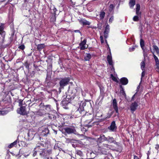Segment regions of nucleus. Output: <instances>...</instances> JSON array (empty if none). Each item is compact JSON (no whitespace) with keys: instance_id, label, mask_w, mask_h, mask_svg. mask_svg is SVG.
Instances as JSON below:
<instances>
[{"instance_id":"obj_1","label":"nucleus","mask_w":159,"mask_h":159,"mask_svg":"<svg viewBox=\"0 0 159 159\" xmlns=\"http://www.w3.org/2000/svg\"><path fill=\"white\" fill-rule=\"evenodd\" d=\"M77 91L78 88L77 87H74L73 86L69 87V89L68 90V95H67L66 99H73L76 96Z\"/></svg>"},{"instance_id":"obj_2","label":"nucleus","mask_w":159,"mask_h":159,"mask_svg":"<svg viewBox=\"0 0 159 159\" xmlns=\"http://www.w3.org/2000/svg\"><path fill=\"white\" fill-rule=\"evenodd\" d=\"M111 146L106 143H103L101 146H99L98 149V152L102 154H105L107 152V151L111 149Z\"/></svg>"},{"instance_id":"obj_3","label":"nucleus","mask_w":159,"mask_h":159,"mask_svg":"<svg viewBox=\"0 0 159 159\" xmlns=\"http://www.w3.org/2000/svg\"><path fill=\"white\" fill-rule=\"evenodd\" d=\"M70 80L69 78L65 77L61 80L59 82L60 87L59 91H61V89H63L64 87L68 84L70 81Z\"/></svg>"},{"instance_id":"obj_4","label":"nucleus","mask_w":159,"mask_h":159,"mask_svg":"<svg viewBox=\"0 0 159 159\" xmlns=\"http://www.w3.org/2000/svg\"><path fill=\"white\" fill-rule=\"evenodd\" d=\"M66 133L68 134H77L75 128L73 126H70L66 127L63 129Z\"/></svg>"},{"instance_id":"obj_5","label":"nucleus","mask_w":159,"mask_h":159,"mask_svg":"<svg viewBox=\"0 0 159 159\" xmlns=\"http://www.w3.org/2000/svg\"><path fill=\"white\" fill-rule=\"evenodd\" d=\"M17 111L18 114L22 115H26L28 114L25 107L23 106H21L20 108L18 109Z\"/></svg>"},{"instance_id":"obj_6","label":"nucleus","mask_w":159,"mask_h":159,"mask_svg":"<svg viewBox=\"0 0 159 159\" xmlns=\"http://www.w3.org/2000/svg\"><path fill=\"white\" fill-rule=\"evenodd\" d=\"M50 152L47 153L46 150L43 148H41L39 150L38 152L39 153V155L41 157H44L50 154L51 153V151H50Z\"/></svg>"},{"instance_id":"obj_7","label":"nucleus","mask_w":159,"mask_h":159,"mask_svg":"<svg viewBox=\"0 0 159 159\" xmlns=\"http://www.w3.org/2000/svg\"><path fill=\"white\" fill-rule=\"evenodd\" d=\"M5 33L3 31V24L0 23V39L3 41L4 38Z\"/></svg>"},{"instance_id":"obj_8","label":"nucleus","mask_w":159,"mask_h":159,"mask_svg":"<svg viewBox=\"0 0 159 159\" xmlns=\"http://www.w3.org/2000/svg\"><path fill=\"white\" fill-rule=\"evenodd\" d=\"M84 107L83 105H80L79 107L75 111V113L77 114L78 116H80L84 112Z\"/></svg>"},{"instance_id":"obj_9","label":"nucleus","mask_w":159,"mask_h":159,"mask_svg":"<svg viewBox=\"0 0 159 159\" xmlns=\"http://www.w3.org/2000/svg\"><path fill=\"white\" fill-rule=\"evenodd\" d=\"M86 39H84L83 41L80 43L79 45L80 50H84L87 48L88 45L86 44Z\"/></svg>"},{"instance_id":"obj_10","label":"nucleus","mask_w":159,"mask_h":159,"mask_svg":"<svg viewBox=\"0 0 159 159\" xmlns=\"http://www.w3.org/2000/svg\"><path fill=\"white\" fill-rule=\"evenodd\" d=\"M113 107L116 113L118 114V109L117 106V102L116 100V99L114 98L113 100L112 104Z\"/></svg>"},{"instance_id":"obj_11","label":"nucleus","mask_w":159,"mask_h":159,"mask_svg":"<svg viewBox=\"0 0 159 159\" xmlns=\"http://www.w3.org/2000/svg\"><path fill=\"white\" fill-rule=\"evenodd\" d=\"M108 129L112 132L115 131L117 129V127L116 125L115 121H112L110 126L108 127Z\"/></svg>"},{"instance_id":"obj_12","label":"nucleus","mask_w":159,"mask_h":159,"mask_svg":"<svg viewBox=\"0 0 159 159\" xmlns=\"http://www.w3.org/2000/svg\"><path fill=\"white\" fill-rule=\"evenodd\" d=\"M140 45L141 48L143 51V54L144 57H147V54L145 50L144 49V42L143 40L141 39L140 41Z\"/></svg>"},{"instance_id":"obj_13","label":"nucleus","mask_w":159,"mask_h":159,"mask_svg":"<svg viewBox=\"0 0 159 159\" xmlns=\"http://www.w3.org/2000/svg\"><path fill=\"white\" fill-rule=\"evenodd\" d=\"M106 141L108 142V143H113L115 144H116L117 142L115 141L114 139L112 137L108 136L106 137Z\"/></svg>"},{"instance_id":"obj_14","label":"nucleus","mask_w":159,"mask_h":159,"mask_svg":"<svg viewBox=\"0 0 159 159\" xmlns=\"http://www.w3.org/2000/svg\"><path fill=\"white\" fill-rule=\"evenodd\" d=\"M138 106V104L136 102L132 103L130 107V110L132 113L135 111Z\"/></svg>"},{"instance_id":"obj_15","label":"nucleus","mask_w":159,"mask_h":159,"mask_svg":"<svg viewBox=\"0 0 159 159\" xmlns=\"http://www.w3.org/2000/svg\"><path fill=\"white\" fill-rule=\"evenodd\" d=\"M109 25H107L105 28V31L104 32V36L105 39H107L108 37V34L110 30Z\"/></svg>"},{"instance_id":"obj_16","label":"nucleus","mask_w":159,"mask_h":159,"mask_svg":"<svg viewBox=\"0 0 159 159\" xmlns=\"http://www.w3.org/2000/svg\"><path fill=\"white\" fill-rule=\"evenodd\" d=\"M136 13L137 15V16H141V12L139 11L140 6V5L139 4H137L136 5Z\"/></svg>"},{"instance_id":"obj_17","label":"nucleus","mask_w":159,"mask_h":159,"mask_svg":"<svg viewBox=\"0 0 159 159\" xmlns=\"http://www.w3.org/2000/svg\"><path fill=\"white\" fill-rule=\"evenodd\" d=\"M106 137L104 135H101L100 137L98 139L97 142L99 143L106 141Z\"/></svg>"},{"instance_id":"obj_18","label":"nucleus","mask_w":159,"mask_h":159,"mask_svg":"<svg viewBox=\"0 0 159 159\" xmlns=\"http://www.w3.org/2000/svg\"><path fill=\"white\" fill-rule=\"evenodd\" d=\"M67 98V96L66 98L64 97L63 100L61 101V103L63 105L68 104L72 100L71 99H66Z\"/></svg>"},{"instance_id":"obj_19","label":"nucleus","mask_w":159,"mask_h":159,"mask_svg":"<svg viewBox=\"0 0 159 159\" xmlns=\"http://www.w3.org/2000/svg\"><path fill=\"white\" fill-rule=\"evenodd\" d=\"M120 82L122 84L125 85L128 84V80L127 78L123 77L120 79Z\"/></svg>"},{"instance_id":"obj_20","label":"nucleus","mask_w":159,"mask_h":159,"mask_svg":"<svg viewBox=\"0 0 159 159\" xmlns=\"http://www.w3.org/2000/svg\"><path fill=\"white\" fill-rule=\"evenodd\" d=\"M44 144L42 143H38L34 148V150H39L41 148H43L44 147Z\"/></svg>"},{"instance_id":"obj_21","label":"nucleus","mask_w":159,"mask_h":159,"mask_svg":"<svg viewBox=\"0 0 159 159\" xmlns=\"http://www.w3.org/2000/svg\"><path fill=\"white\" fill-rule=\"evenodd\" d=\"M79 21L80 24H83V25H89L90 24L89 21L83 19L79 20Z\"/></svg>"},{"instance_id":"obj_22","label":"nucleus","mask_w":159,"mask_h":159,"mask_svg":"<svg viewBox=\"0 0 159 159\" xmlns=\"http://www.w3.org/2000/svg\"><path fill=\"white\" fill-rule=\"evenodd\" d=\"M27 136L28 137L29 140H31L34 137V134L32 133V131H29L27 134Z\"/></svg>"},{"instance_id":"obj_23","label":"nucleus","mask_w":159,"mask_h":159,"mask_svg":"<svg viewBox=\"0 0 159 159\" xmlns=\"http://www.w3.org/2000/svg\"><path fill=\"white\" fill-rule=\"evenodd\" d=\"M49 131L48 128H45L42 131L41 135L42 136H46L49 134Z\"/></svg>"},{"instance_id":"obj_24","label":"nucleus","mask_w":159,"mask_h":159,"mask_svg":"<svg viewBox=\"0 0 159 159\" xmlns=\"http://www.w3.org/2000/svg\"><path fill=\"white\" fill-rule=\"evenodd\" d=\"M152 53L153 56L156 62V65L157 66V67L158 68H159V60L157 57L153 53Z\"/></svg>"},{"instance_id":"obj_25","label":"nucleus","mask_w":159,"mask_h":159,"mask_svg":"<svg viewBox=\"0 0 159 159\" xmlns=\"http://www.w3.org/2000/svg\"><path fill=\"white\" fill-rule=\"evenodd\" d=\"M107 59L109 65L112 66L113 62L111 56L108 55L107 57Z\"/></svg>"},{"instance_id":"obj_26","label":"nucleus","mask_w":159,"mask_h":159,"mask_svg":"<svg viewBox=\"0 0 159 159\" xmlns=\"http://www.w3.org/2000/svg\"><path fill=\"white\" fill-rule=\"evenodd\" d=\"M45 46L44 44H39L37 46V49L38 50L40 51L45 47Z\"/></svg>"},{"instance_id":"obj_27","label":"nucleus","mask_w":159,"mask_h":159,"mask_svg":"<svg viewBox=\"0 0 159 159\" xmlns=\"http://www.w3.org/2000/svg\"><path fill=\"white\" fill-rule=\"evenodd\" d=\"M91 57V55L89 53L86 54V56L84 57V59L85 61H88Z\"/></svg>"},{"instance_id":"obj_28","label":"nucleus","mask_w":159,"mask_h":159,"mask_svg":"<svg viewBox=\"0 0 159 159\" xmlns=\"http://www.w3.org/2000/svg\"><path fill=\"white\" fill-rule=\"evenodd\" d=\"M9 112V111L6 109H4L3 110H0V116H3L6 115Z\"/></svg>"},{"instance_id":"obj_29","label":"nucleus","mask_w":159,"mask_h":159,"mask_svg":"<svg viewBox=\"0 0 159 159\" xmlns=\"http://www.w3.org/2000/svg\"><path fill=\"white\" fill-rule=\"evenodd\" d=\"M153 48L154 50L156 51L157 56L159 57V49L158 47L156 45H153Z\"/></svg>"},{"instance_id":"obj_30","label":"nucleus","mask_w":159,"mask_h":159,"mask_svg":"<svg viewBox=\"0 0 159 159\" xmlns=\"http://www.w3.org/2000/svg\"><path fill=\"white\" fill-rule=\"evenodd\" d=\"M135 4V0H130L129 5L131 8H132Z\"/></svg>"},{"instance_id":"obj_31","label":"nucleus","mask_w":159,"mask_h":159,"mask_svg":"<svg viewBox=\"0 0 159 159\" xmlns=\"http://www.w3.org/2000/svg\"><path fill=\"white\" fill-rule=\"evenodd\" d=\"M18 139H16L12 143H11V148L13 147H16L17 146Z\"/></svg>"},{"instance_id":"obj_32","label":"nucleus","mask_w":159,"mask_h":159,"mask_svg":"<svg viewBox=\"0 0 159 159\" xmlns=\"http://www.w3.org/2000/svg\"><path fill=\"white\" fill-rule=\"evenodd\" d=\"M105 13L104 11H102L100 12V20H102L105 16Z\"/></svg>"},{"instance_id":"obj_33","label":"nucleus","mask_w":159,"mask_h":159,"mask_svg":"<svg viewBox=\"0 0 159 159\" xmlns=\"http://www.w3.org/2000/svg\"><path fill=\"white\" fill-rule=\"evenodd\" d=\"M120 88L121 89L120 90V93L123 95L125 96L126 94L124 91V89L121 85H120Z\"/></svg>"},{"instance_id":"obj_34","label":"nucleus","mask_w":159,"mask_h":159,"mask_svg":"<svg viewBox=\"0 0 159 159\" xmlns=\"http://www.w3.org/2000/svg\"><path fill=\"white\" fill-rule=\"evenodd\" d=\"M145 66V62L144 61H142L141 63V68L142 70H144Z\"/></svg>"},{"instance_id":"obj_35","label":"nucleus","mask_w":159,"mask_h":159,"mask_svg":"<svg viewBox=\"0 0 159 159\" xmlns=\"http://www.w3.org/2000/svg\"><path fill=\"white\" fill-rule=\"evenodd\" d=\"M140 16H136L134 17L133 18V20L134 21H137L139 20V18Z\"/></svg>"},{"instance_id":"obj_36","label":"nucleus","mask_w":159,"mask_h":159,"mask_svg":"<svg viewBox=\"0 0 159 159\" xmlns=\"http://www.w3.org/2000/svg\"><path fill=\"white\" fill-rule=\"evenodd\" d=\"M114 6L113 4L110 5L109 7V11L110 12H111L114 9Z\"/></svg>"},{"instance_id":"obj_37","label":"nucleus","mask_w":159,"mask_h":159,"mask_svg":"<svg viewBox=\"0 0 159 159\" xmlns=\"http://www.w3.org/2000/svg\"><path fill=\"white\" fill-rule=\"evenodd\" d=\"M77 154L80 157H83V154L82 152L80 151H77Z\"/></svg>"},{"instance_id":"obj_38","label":"nucleus","mask_w":159,"mask_h":159,"mask_svg":"<svg viewBox=\"0 0 159 159\" xmlns=\"http://www.w3.org/2000/svg\"><path fill=\"white\" fill-rule=\"evenodd\" d=\"M73 140L72 139H70L69 138H66V141L67 143H70L72 142Z\"/></svg>"},{"instance_id":"obj_39","label":"nucleus","mask_w":159,"mask_h":159,"mask_svg":"<svg viewBox=\"0 0 159 159\" xmlns=\"http://www.w3.org/2000/svg\"><path fill=\"white\" fill-rule=\"evenodd\" d=\"M114 16H112L109 19V23H111L114 20Z\"/></svg>"},{"instance_id":"obj_40","label":"nucleus","mask_w":159,"mask_h":159,"mask_svg":"<svg viewBox=\"0 0 159 159\" xmlns=\"http://www.w3.org/2000/svg\"><path fill=\"white\" fill-rule=\"evenodd\" d=\"M25 66V67L27 69H28L29 67V65L27 62H26L25 63L24 65Z\"/></svg>"},{"instance_id":"obj_41","label":"nucleus","mask_w":159,"mask_h":159,"mask_svg":"<svg viewBox=\"0 0 159 159\" xmlns=\"http://www.w3.org/2000/svg\"><path fill=\"white\" fill-rule=\"evenodd\" d=\"M34 152L33 153V156L34 157V156H35L37 155V152H38V150H35L34 149Z\"/></svg>"},{"instance_id":"obj_42","label":"nucleus","mask_w":159,"mask_h":159,"mask_svg":"<svg viewBox=\"0 0 159 159\" xmlns=\"http://www.w3.org/2000/svg\"><path fill=\"white\" fill-rule=\"evenodd\" d=\"M25 46L23 45H21L19 47V48L21 50H23L25 48Z\"/></svg>"},{"instance_id":"obj_43","label":"nucleus","mask_w":159,"mask_h":159,"mask_svg":"<svg viewBox=\"0 0 159 159\" xmlns=\"http://www.w3.org/2000/svg\"><path fill=\"white\" fill-rule=\"evenodd\" d=\"M100 39L101 40V42L102 43H104V40L102 36H101L100 37Z\"/></svg>"},{"instance_id":"obj_44","label":"nucleus","mask_w":159,"mask_h":159,"mask_svg":"<svg viewBox=\"0 0 159 159\" xmlns=\"http://www.w3.org/2000/svg\"><path fill=\"white\" fill-rule=\"evenodd\" d=\"M144 75H145V72H144V70H143V72L142 73L141 80H142V78L144 77Z\"/></svg>"},{"instance_id":"obj_45","label":"nucleus","mask_w":159,"mask_h":159,"mask_svg":"<svg viewBox=\"0 0 159 159\" xmlns=\"http://www.w3.org/2000/svg\"><path fill=\"white\" fill-rule=\"evenodd\" d=\"M135 48L134 47L130 48H129V50L130 52H132L134 50Z\"/></svg>"},{"instance_id":"obj_46","label":"nucleus","mask_w":159,"mask_h":159,"mask_svg":"<svg viewBox=\"0 0 159 159\" xmlns=\"http://www.w3.org/2000/svg\"><path fill=\"white\" fill-rule=\"evenodd\" d=\"M6 157H7V159H9V153L8 152V151L7 153V156Z\"/></svg>"},{"instance_id":"obj_47","label":"nucleus","mask_w":159,"mask_h":159,"mask_svg":"<svg viewBox=\"0 0 159 159\" xmlns=\"http://www.w3.org/2000/svg\"><path fill=\"white\" fill-rule=\"evenodd\" d=\"M134 159H139L138 157L136 155L134 156Z\"/></svg>"},{"instance_id":"obj_48","label":"nucleus","mask_w":159,"mask_h":159,"mask_svg":"<svg viewBox=\"0 0 159 159\" xmlns=\"http://www.w3.org/2000/svg\"><path fill=\"white\" fill-rule=\"evenodd\" d=\"M111 76L112 77H113V78H112V79L116 81V78H115V77L113 75H111Z\"/></svg>"},{"instance_id":"obj_49","label":"nucleus","mask_w":159,"mask_h":159,"mask_svg":"<svg viewBox=\"0 0 159 159\" xmlns=\"http://www.w3.org/2000/svg\"><path fill=\"white\" fill-rule=\"evenodd\" d=\"M140 88V86L139 85L137 87L136 89L137 93L139 91V89Z\"/></svg>"},{"instance_id":"obj_50","label":"nucleus","mask_w":159,"mask_h":159,"mask_svg":"<svg viewBox=\"0 0 159 159\" xmlns=\"http://www.w3.org/2000/svg\"><path fill=\"white\" fill-rule=\"evenodd\" d=\"M136 93L137 92H136V93L133 96V97L132 98V100H133L134 99Z\"/></svg>"},{"instance_id":"obj_51","label":"nucleus","mask_w":159,"mask_h":159,"mask_svg":"<svg viewBox=\"0 0 159 159\" xmlns=\"http://www.w3.org/2000/svg\"><path fill=\"white\" fill-rule=\"evenodd\" d=\"M111 116V115H109L107 116L106 118L105 119H107V118H109Z\"/></svg>"},{"instance_id":"obj_52","label":"nucleus","mask_w":159,"mask_h":159,"mask_svg":"<svg viewBox=\"0 0 159 159\" xmlns=\"http://www.w3.org/2000/svg\"><path fill=\"white\" fill-rule=\"evenodd\" d=\"M52 116H53V118H54V116L52 115H49L48 116V117H49V118H50V119H52Z\"/></svg>"},{"instance_id":"obj_53","label":"nucleus","mask_w":159,"mask_h":159,"mask_svg":"<svg viewBox=\"0 0 159 159\" xmlns=\"http://www.w3.org/2000/svg\"><path fill=\"white\" fill-rule=\"evenodd\" d=\"M74 32H78V33H80V31L79 30H74Z\"/></svg>"},{"instance_id":"obj_54","label":"nucleus","mask_w":159,"mask_h":159,"mask_svg":"<svg viewBox=\"0 0 159 159\" xmlns=\"http://www.w3.org/2000/svg\"><path fill=\"white\" fill-rule=\"evenodd\" d=\"M46 107L48 108H50V106L49 105H46Z\"/></svg>"},{"instance_id":"obj_55","label":"nucleus","mask_w":159,"mask_h":159,"mask_svg":"<svg viewBox=\"0 0 159 159\" xmlns=\"http://www.w3.org/2000/svg\"><path fill=\"white\" fill-rule=\"evenodd\" d=\"M53 130L54 132V133H55L56 134H57V131L54 129Z\"/></svg>"},{"instance_id":"obj_56","label":"nucleus","mask_w":159,"mask_h":159,"mask_svg":"<svg viewBox=\"0 0 159 159\" xmlns=\"http://www.w3.org/2000/svg\"><path fill=\"white\" fill-rule=\"evenodd\" d=\"M11 153L13 156L15 155L16 156H17V155L16 154V155H15V154H14L13 153H12L11 152Z\"/></svg>"},{"instance_id":"obj_57","label":"nucleus","mask_w":159,"mask_h":159,"mask_svg":"<svg viewBox=\"0 0 159 159\" xmlns=\"http://www.w3.org/2000/svg\"><path fill=\"white\" fill-rule=\"evenodd\" d=\"M19 104V106H20V105H21V104H22V102H20Z\"/></svg>"},{"instance_id":"obj_58","label":"nucleus","mask_w":159,"mask_h":159,"mask_svg":"<svg viewBox=\"0 0 159 159\" xmlns=\"http://www.w3.org/2000/svg\"><path fill=\"white\" fill-rule=\"evenodd\" d=\"M50 151H51V150H48V151H46L47 152V153H49V152H50Z\"/></svg>"},{"instance_id":"obj_59","label":"nucleus","mask_w":159,"mask_h":159,"mask_svg":"<svg viewBox=\"0 0 159 159\" xmlns=\"http://www.w3.org/2000/svg\"><path fill=\"white\" fill-rule=\"evenodd\" d=\"M11 25H12V26H13L12 28H13V29L14 30L13 24V23H12L11 24Z\"/></svg>"},{"instance_id":"obj_60","label":"nucleus","mask_w":159,"mask_h":159,"mask_svg":"<svg viewBox=\"0 0 159 159\" xmlns=\"http://www.w3.org/2000/svg\"><path fill=\"white\" fill-rule=\"evenodd\" d=\"M91 126H91V125H88V127H91Z\"/></svg>"},{"instance_id":"obj_61","label":"nucleus","mask_w":159,"mask_h":159,"mask_svg":"<svg viewBox=\"0 0 159 159\" xmlns=\"http://www.w3.org/2000/svg\"><path fill=\"white\" fill-rule=\"evenodd\" d=\"M94 158H87L86 159H94Z\"/></svg>"},{"instance_id":"obj_62","label":"nucleus","mask_w":159,"mask_h":159,"mask_svg":"<svg viewBox=\"0 0 159 159\" xmlns=\"http://www.w3.org/2000/svg\"><path fill=\"white\" fill-rule=\"evenodd\" d=\"M8 147L9 148H10V145H9L8 146Z\"/></svg>"},{"instance_id":"obj_63","label":"nucleus","mask_w":159,"mask_h":159,"mask_svg":"<svg viewBox=\"0 0 159 159\" xmlns=\"http://www.w3.org/2000/svg\"><path fill=\"white\" fill-rule=\"evenodd\" d=\"M14 34V33H13V34H12V35H13Z\"/></svg>"},{"instance_id":"obj_64","label":"nucleus","mask_w":159,"mask_h":159,"mask_svg":"<svg viewBox=\"0 0 159 159\" xmlns=\"http://www.w3.org/2000/svg\"><path fill=\"white\" fill-rule=\"evenodd\" d=\"M153 159H156V158H154Z\"/></svg>"}]
</instances>
